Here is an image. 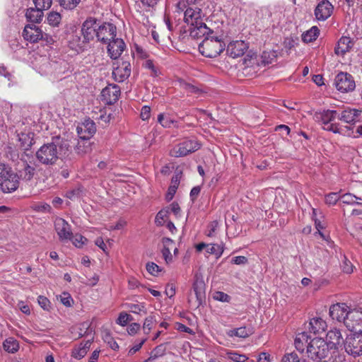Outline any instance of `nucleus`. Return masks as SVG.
Segmentation results:
<instances>
[{
    "instance_id": "nucleus-1",
    "label": "nucleus",
    "mask_w": 362,
    "mask_h": 362,
    "mask_svg": "<svg viewBox=\"0 0 362 362\" xmlns=\"http://www.w3.org/2000/svg\"><path fill=\"white\" fill-rule=\"evenodd\" d=\"M71 152L70 141L57 138L52 142L43 144L36 151L35 157L42 165H53L59 158H68Z\"/></svg>"
},
{
    "instance_id": "nucleus-2",
    "label": "nucleus",
    "mask_w": 362,
    "mask_h": 362,
    "mask_svg": "<svg viewBox=\"0 0 362 362\" xmlns=\"http://www.w3.org/2000/svg\"><path fill=\"white\" fill-rule=\"evenodd\" d=\"M226 47L221 36L214 34L206 37L199 45V50L206 57L214 58L219 55Z\"/></svg>"
},
{
    "instance_id": "nucleus-3",
    "label": "nucleus",
    "mask_w": 362,
    "mask_h": 362,
    "mask_svg": "<svg viewBox=\"0 0 362 362\" xmlns=\"http://www.w3.org/2000/svg\"><path fill=\"white\" fill-rule=\"evenodd\" d=\"M338 112L337 110H324L316 111L313 114V119L322 124L323 129L332 132L334 134H343V129L339 124L332 122L337 118Z\"/></svg>"
},
{
    "instance_id": "nucleus-4",
    "label": "nucleus",
    "mask_w": 362,
    "mask_h": 362,
    "mask_svg": "<svg viewBox=\"0 0 362 362\" xmlns=\"http://www.w3.org/2000/svg\"><path fill=\"white\" fill-rule=\"evenodd\" d=\"M19 186L18 175L8 165L0 162V187L3 192L11 193Z\"/></svg>"
},
{
    "instance_id": "nucleus-5",
    "label": "nucleus",
    "mask_w": 362,
    "mask_h": 362,
    "mask_svg": "<svg viewBox=\"0 0 362 362\" xmlns=\"http://www.w3.org/2000/svg\"><path fill=\"white\" fill-rule=\"evenodd\" d=\"M306 347L308 356L313 360L324 358L331 351L327 341L322 338L317 337L311 339Z\"/></svg>"
},
{
    "instance_id": "nucleus-6",
    "label": "nucleus",
    "mask_w": 362,
    "mask_h": 362,
    "mask_svg": "<svg viewBox=\"0 0 362 362\" xmlns=\"http://www.w3.org/2000/svg\"><path fill=\"white\" fill-rule=\"evenodd\" d=\"M327 343L329 345V349L332 351V362H341L344 360V355H339L337 351L338 346L343 341L342 335L341 332L337 329L329 330L327 334Z\"/></svg>"
},
{
    "instance_id": "nucleus-7",
    "label": "nucleus",
    "mask_w": 362,
    "mask_h": 362,
    "mask_svg": "<svg viewBox=\"0 0 362 362\" xmlns=\"http://www.w3.org/2000/svg\"><path fill=\"white\" fill-rule=\"evenodd\" d=\"M346 352L354 356H362V332L350 334L344 342Z\"/></svg>"
},
{
    "instance_id": "nucleus-8",
    "label": "nucleus",
    "mask_w": 362,
    "mask_h": 362,
    "mask_svg": "<svg viewBox=\"0 0 362 362\" xmlns=\"http://www.w3.org/2000/svg\"><path fill=\"white\" fill-rule=\"evenodd\" d=\"M200 144L194 139H186L173 147L170 155L174 157H183L197 151Z\"/></svg>"
},
{
    "instance_id": "nucleus-9",
    "label": "nucleus",
    "mask_w": 362,
    "mask_h": 362,
    "mask_svg": "<svg viewBox=\"0 0 362 362\" xmlns=\"http://www.w3.org/2000/svg\"><path fill=\"white\" fill-rule=\"evenodd\" d=\"M344 325L351 332H362V308L350 310Z\"/></svg>"
},
{
    "instance_id": "nucleus-10",
    "label": "nucleus",
    "mask_w": 362,
    "mask_h": 362,
    "mask_svg": "<svg viewBox=\"0 0 362 362\" xmlns=\"http://www.w3.org/2000/svg\"><path fill=\"white\" fill-rule=\"evenodd\" d=\"M197 1L189 3L187 8L185 11L184 21L190 26L197 25L202 21V9L197 6Z\"/></svg>"
},
{
    "instance_id": "nucleus-11",
    "label": "nucleus",
    "mask_w": 362,
    "mask_h": 362,
    "mask_svg": "<svg viewBox=\"0 0 362 362\" xmlns=\"http://www.w3.org/2000/svg\"><path fill=\"white\" fill-rule=\"evenodd\" d=\"M98 20L95 18H88L82 24L81 33L83 40L86 42L93 40L97 35V29L99 27Z\"/></svg>"
},
{
    "instance_id": "nucleus-12",
    "label": "nucleus",
    "mask_w": 362,
    "mask_h": 362,
    "mask_svg": "<svg viewBox=\"0 0 362 362\" xmlns=\"http://www.w3.org/2000/svg\"><path fill=\"white\" fill-rule=\"evenodd\" d=\"M334 86L339 91L349 92L354 89L355 82L351 75L340 72L335 77Z\"/></svg>"
},
{
    "instance_id": "nucleus-13",
    "label": "nucleus",
    "mask_w": 362,
    "mask_h": 362,
    "mask_svg": "<svg viewBox=\"0 0 362 362\" xmlns=\"http://www.w3.org/2000/svg\"><path fill=\"white\" fill-rule=\"evenodd\" d=\"M96 33L98 41L108 43L116 36V27L112 23H103L99 25Z\"/></svg>"
},
{
    "instance_id": "nucleus-14",
    "label": "nucleus",
    "mask_w": 362,
    "mask_h": 362,
    "mask_svg": "<svg viewBox=\"0 0 362 362\" xmlns=\"http://www.w3.org/2000/svg\"><path fill=\"white\" fill-rule=\"evenodd\" d=\"M131 74V64L128 61L122 59L117 62V66L112 71V76L117 82H122L127 79Z\"/></svg>"
},
{
    "instance_id": "nucleus-15",
    "label": "nucleus",
    "mask_w": 362,
    "mask_h": 362,
    "mask_svg": "<svg viewBox=\"0 0 362 362\" xmlns=\"http://www.w3.org/2000/svg\"><path fill=\"white\" fill-rule=\"evenodd\" d=\"M54 228L60 240H71L73 233L71 226L62 218H57L54 221Z\"/></svg>"
},
{
    "instance_id": "nucleus-16",
    "label": "nucleus",
    "mask_w": 362,
    "mask_h": 362,
    "mask_svg": "<svg viewBox=\"0 0 362 362\" xmlns=\"http://www.w3.org/2000/svg\"><path fill=\"white\" fill-rule=\"evenodd\" d=\"M214 34H218L217 31L208 28L203 21L191 26L189 28V35L193 38H205L206 37H211Z\"/></svg>"
},
{
    "instance_id": "nucleus-17",
    "label": "nucleus",
    "mask_w": 362,
    "mask_h": 362,
    "mask_svg": "<svg viewBox=\"0 0 362 362\" xmlns=\"http://www.w3.org/2000/svg\"><path fill=\"white\" fill-rule=\"evenodd\" d=\"M334 6L328 0L321 1L315 9V16L318 21L327 20L332 13Z\"/></svg>"
},
{
    "instance_id": "nucleus-18",
    "label": "nucleus",
    "mask_w": 362,
    "mask_h": 362,
    "mask_svg": "<svg viewBox=\"0 0 362 362\" xmlns=\"http://www.w3.org/2000/svg\"><path fill=\"white\" fill-rule=\"evenodd\" d=\"M119 94V87L115 84H110L103 89L101 98L107 104L112 105L117 101Z\"/></svg>"
},
{
    "instance_id": "nucleus-19",
    "label": "nucleus",
    "mask_w": 362,
    "mask_h": 362,
    "mask_svg": "<svg viewBox=\"0 0 362 362\" xmlns=\"http://www.w3.org/2000/svg\"><path fill=\"white\" fill-rule=\"evenodd\" d=\"M248 49V45L243 40H235L230 42L227 47V54L233 57H242Z\"/></svg>"
},
{
    "instance_id": "nucleus-20",
    "label": "nucleus",
    "mask_w": 362,
    "mask_h": 362,
    "mask_svg": "<svg viewBox=\"0 0 362 362\" xmlns=\"http://www.w3.org/2000/svg\"><path fill=\"white\" fill-rule=\"evenodd\" d=\"M79 138L90 139L96 132L95 122L90 119H86L76 128Z\"/></svg>"
},
{
    "instance_id": "nucleus-21",
    "label": "nucleus",
    "mask_w": 362,
    "mask_h": 362,
    "mask_svg": "<svg viewBox=\"0 0 362 362\" xmlns=\"http://www.w3.org/2000/svg\"><path fill=\"white\" fill-rule=\"evenodd\" d=\"M349 308L345 303H337L329 308V315L333 320L345 322L349 313Z\"/></svg>"
},
{
    "instance_id": "nucleus-22",
    "label": "nucleus",
    "mask_w": 362,
    "mask_h": 362,
    "mask_svg": "<svg viewBox=\"0 0 362 362\" xmlns=\"http://www.w3.org/2000/svg\"><path fill=\"white\" fill-rule=\"evenodd\" d=\"M42 30L35 25H25L23 36L24 39L30 42L35 43L41 40L42 37Z\"/></svg>"
},
{
    "instance_id": "nucleus-23",
    "label": "nucleus",
    "mask_w": 362,
    "mask_h": 362,
    "mask_svg": "<svg viewBox=\"0 0 362 362\" xmlns=\"http://www.w3.org/2000/svg\"><path fill=\"white\" fill-rule=\"evenodd\" d=\"M126 45L121 38H113L108 42L107 52L112 59H117L124 50Z\"/></svg>"
},
{
    "instance_id": "nucleus-24",
    "label": "nucleus",
    "mask_w": 362,
    "mask_h": 362,
    "mask_svg": "<svg viewBox=\"0 0 362 362\" xmlns=\"http://www.w3.org/2000/svg\"><path fill=\"white\" fill-rule=\"evenodd\" d=\"M327 327V322L321 317H313L310 320L308 325H305V329L314 334L322 333Z\"/></svg>"
},
{
    "instance_id": "nucleus-25",
    "label": "nucleus",
    "mask_w": 362,
    "mask_h": 362,
    "mask_svg": "<svg viewBox=\"0 0 362 362\" xmlns=\"http://www.w3.org/2000/svg\"><path fill=\"white\" fill-rule=\"evenodd\" d=\"M361 112L362 111L361 110L349 107L341 112H338V116H337V117L339 120L348 124L355 123L357 121L358 117L361 115Z\"/></svg>"
},
{
    "instance_id": "nucleus-26",
    "label": "nucleus",
    "mask_w": 362,
    "mask_h": 362,
    "mask_svg": "<svg viewBox=\"0 0 362 362\" xmlns=\"http://www.w3.org/2000/svg\"><path fill=\"white\" fill-rule=\"evenodd\" d=\"M354 45L353 40L346 36L341 37L334 48V52L337 55H344L349 52Z\"/></svg>"
},
{
    "instance_id": "nucleus-27",
    "label": "nucleus",
    "mask_w": 362,
    "mask_h": 362,
    "mask_svg": "<svg viewBox=\"0 0 362 362\" xmlns=\"http://www.w3.org/2000/svg\"><path fill=\"white\" fill-rule=\"evenodd\" d=\"M199 305L205 299V284L202 278L196 276L192 286Z\"/></svg>"
},
{
    "instance_id": "nucleus-28",
    "label": "nucleus",
    "mask_w": 362,
    "mask_h": 362,
    "mask_svg": "<svg viewBox=\"0 0 362 362\" xmlns=\"http://www.w3.org/2000/svg\"><path fill=\"white\" fill-rule=\"evenodd\" d=\"M74 151L78 156H83L92 151V144L90 139L86 138H79L77 144L74 146Z\"/></svg>"
},
{
    "instance_id": "nucleus-29",
    "label": "nucleus",
    "mask_w": 362,
    "mask_h": 362,
    "mask_svg": "<svg viewBox=\"0 0 362 362\" xmlns=\"http://www.w3.org/2000/svg\"><path fill=\"white\" fill-rule=\"evenodd\" d=\"M28 156L29 154L26 152H23L20 155L19 151L15 147L8 146L6 151V158L13 163H18L19 160L24 161L25 157Z\"/></svg>"
},
{
    "instance_id": "nucleus-30",
    "label": "nucleus",
    "mask_w": 362,
    "mask_h": 362,
    "mask_svg": "<svg viewBox=\"0 0 362 362\" xmlns=\"http://www.w3.org/2000/svg\"><path fill=\"white\" fill-rule=\"evenodd\" d=\"M44 16V11L35 8H29L27 9L25 13V17L27 20L32 23H40Z\"/></svg>"
},
{
    "instance_id": "nucleus-31",
    "label": "nucleus",
    "mask_w": 362,
    "mask_h": 362,
    "mask_svg": "<svg viewBox=\"0 0 362 362\" xmlns=\"http://www.w3.org/2000/svg\"><path fill=\"white\" fill-rule=\"evenodd\" d=\"M252 334V329L247 327H240L230 329L227 332V335L230 337L246 338Z\"/></svg>"
},
{
    "instance_id": "nucleus-32",
    "label": "nucleus",
    "mask_w": 362,
    "mask_h": 362,
    "mask_svg": "<svg viewBox=\"0 0 362 362\" xmlns=\"http://www.w3.org/2000/svg\"><path fill=\"white\" fill-rule=\"evenodd\" d=\"M23 162V168L19 170L18 177L27 181L30 180L35 175V169L34 167L28 164L26 159Z\"/></svg>"
},
{
    "instance_id": "nucleus-33",
    "label": "nucleus",
    "mask_w": 362,
    "mask_h": 362,
    "mask_svg": "<svg viewBox=\"0 0 362 362\" xmlns=\"http://www.w3.org/2000/svg\"><path fill=\"white\" fill-rule=\"evenodd\" d=\"M310 338V336H308V332L305 331L298 334L294 341L296 349L300 352H303L305 350V343L308 344V339Z\"/></svg>"
},
{
    "instance_id": "nucleus-34",
    "label": "nucleus",
    "mask_w": 362,
    "mask_h": 362,
    "mask_svg": "<svg viewBox=\"0 0 362 362\" xmlns=\"http://www.w3.org/2000/svg\"><path fill=\"white\" fill-rule=\"evenodd\" d=\"M3 348L6 352L14 354L19 349V343L15 338L8 337L4 340Z\"/></svg>"
},
{
    "instance_id": "nucleus-35",
    "label": "nucleus",
    "mask_w": 362,
    "mask_h": 362,
    "mask_svg": "<svg viewBox=\"0 0 362 362\" xmlns=\"http://www.w3.org/2000/svg\"><path fill=\"white\" fill-rule=\"evenodd\" d=\"M18 142L23 152H26L33 144V137L29 134L21 133L18 134Z\"/></svg>"
},
{
    "instance_id": "nucleus-36",
    "label": "nucleus",
    "mask_w": 362,
    "mask_h": 362,
    "mask_svg": "<svg viewBox=\"0 0 362 362\" xmlns=\"http://www.w3.org/2000/svg\"><path fill=\"white\" fill-rule=\"evenodd\" d=\"M158 122L164 128H170L177 122L173 119L168 113H160L158 115Z\"/></svg>"
},
{
    "instance_id": "nucleus-37",
    "label": "nucleus",
    "mask_w": 362,
    "mask_h": 362,
    "mask_svg": "<svg viewBox=\"0 0 362 362\" xmlns=\"http://www.w3.org/2000/svg\"><path fill=\"white\" fill-rule=\"evenodd\" d=\"M340 200H341V202L344 204L349 205H362V198L358 197L351 193H346L343 194L342 196L340 197Z\"/></svg>"
},
{
    "instance_id": "nucleus-38",
    "label": "nucleus",
    "mask_w": 362,
    "mask_h": 362,
    "mask_svg": "<svg viewBox=\"0 0 362 362\" xmlns=\"http://www.w3.org/2000/svg\"><path fill=\"white\" fill-rule=\"evenodd\" d=\"M320 33V30L317 26H313L309 30L303 33L302 40L305 42H311L316 40Z\"/></svg>"
},
{
    "instance_id": "nucleus-39",
    "label": "nucleus",
    "mask_w": 362,
    "mask_h": 362,
    "mask_svg": "<svg viewBox=\"0 0 362 362\" xmlns=\"http://www.w3.org/2000/svg\"><path fill=\"white\" fill-rule=\"evenodd\" d=\"M144 67L151 71V76L153 77L158 76L160 74V68L158 65L155 64L154 62L151 60H146L144 64Z\"/></svg>"
},
{
    "instance_id": "nucleus-40",
    "label": "nucleus",
    "mask_w": 362,
    "mask_h": 362,
    "mask_svg": "<svg viewBox=\"0 0 362 362\" xmlns=\"http://www.w3.org/2000/svg\"><path fill=\"white\" fill-rule=\"evenodd\" d=\"M206 251L208 253L214 255L216 256V258H218L221 256L223 252V248L218 244H209L207 245Z\"/></svg>"
},
{
    "instance_id": "nucleus-41",
    "label": "nucleus",
    "mask_w": 362,
    "mask_h": 362,
    "mask_svg": "<svg viewBox=\"0 0 362 362\" xmlns=\"http://www.w3.org/2000/svg\"><path fill=\"white\" fill-rule=\"evenodd\" d=\"M81 2V0H59L60 6L66 10L74 9Z\"/></svg>"
},
{
    "instance_id": "nucleus-42",
    "label": "nucleus",
    "mask_w": 362,
    "mask_h": 362,
    "mask_svg": "<svg viewBox=\"0 0 362 362\" xmlns=\"http://www.w3.org/2000/svg\"><path fill=\"white\" fill-rule=\"evenodd\" d=\"M133 320V317L129 314L122 312L119 315V317L117 320V323L122 327H124L127 325L129 322H131Z\"/></svg>"
},
{
    "instance_id": "nucleus-43",
    "label": "nucleus",
    "mask_w": 362,
    "mask_h": 362,
    "mask_svg": "<svg viewBox=\"0 0 362 362\" xmlns=\"http://www.w3.org/2000/svg\"><path fill=\"white\" fill-rule=\"evenodd\" d=\"M61 19V15L57 12H51L47 16L48 23L52 26H57L59 24Z\"/></svg>"
},
{
    "instance_id": "nucleus-44",
    "label": "nucleus",
    "mask_w": 362,
    "mask_h": 362,
    "mask_svg": "<svg viewBox=\"0 0 362 362\" xmlns=\"http://www.w3.org/2000/svg\"><path fill=\"white\" fill-rule=\"evenodd\" d=\"M156 322L155 317L150 315L145 319L144 322L143 329L146 334H148L152 329L153 325Z\"/></svg>"
},
{
    "instance_id": "nucleus-45",
    "label": "nucleus",
    "mask_w": 362,
    "mask_h": 362,
    "mask_svg": "<svg viewBox=\"0 0 362 362\" xmlns=\"http://www.w3.org/2000/svg\"><path fill=\"white\" fill-rule=\"evenodd\" d=\"M228 358L234 362H245L248 357L244 354H240L237 352H228Z\"/></svg>"
},
{
    "instance_id": "nucleus-46",
    "label": "nucleus",
    "mask_w": 362,
    "mask_h": 362,
    "mask_svg": "<svg viewBox=\"0 0 362 362\" xmlns=\"http://www.w3.org/2000/svg\"><path fill=\"white\" fill-rule=\"evenodd\" d=\"M35 6L42 11L49 9L52 4V0H33Z\"/></svg>"
},
{
    "instance_id": "nucleus-47",
    "label": "nucleus",
    "mask_w": 362,
    "mask_h": 362,
    "mask_svg": "<svg viewBox=\"0 0 362 362\" xmlns=\"http://www.w3.org/2000/svg\"><path fill=\"white\" fill-rule=\"evenodd\" d=\"M339 199L340 197L338 193H329L325 197V202L329 205H334Z\"/></svg>"
},
{
    "instance_id": "nucleus-48",
    "label": "nucleus",
    "mask_w": 362,
    "mask_h": 362,
    "mask_svg": "<svg viewBox=\"0 0 362 362\" xmlns=\"http://www.w3.org/2000/svg\"><path fill=\"white\" fill-rule=\"evenodd\" d=\"M40 306L45 310H49L51 308L50 301L45 296H40L37 299Z\"/></svg>"
},
{
    "instance_id": "nucleus-49",
    "label": "nucleus",
    "mask_w": 362,
    "mask_h": 362,
    "mask_svg": "<svg viewBox=\"0 0 362 362\" xmlns=\"http://www.w3.org/2000/svg\"><path fill=\"white\" fill-rule=\"evenodd\" d=\"M146 270L151 275H156L159 272L161 271L159 266L153 262H148L146 264Z\"/></svg>"
},
{
    "instance_id": "nucleus-50",
    "label": "nucleus",
    "mask_w": 362,
    "mask_h": 362,
    "mask_svg": "<svg viewBox=\"0 0 362 362\" xmlns=\"http://www.w3.org/2000/svg\"><path fill=\"white\" fill-rule=\"evenodd\" d=\"M71 238H73L72 239L73 244L77 247H81L84 244V243L87 240V239L86 238H84L81 235H78V234H76V235L72 236Z\"/></svg>"
},
{
    "instance_id": "nucleus-51",
    "label": "nucleus",
    "mask_w": 362,
    "mask_h": 362,
    "mask_svg": "<svg viewBox=\"0 0 362 362\" xmlns=\"http://www.w3.org/2000/svg\"><path fill=\"white\" fill-rule=\"evenodd\" d=\"M127 308L133 313L139 314L144 309V305L141 304L129 303L127 305Z\"/></svg>"
},
{
    "instance_id": "nucleus-52",
    "label": "nucleus",
    "mask_w": 362,
    "mask_h": 362,
    "mask_svg": "<svg viewBox=\"0 0 362 362\" xmlns=\"http://www.w3.org/2000/svg\"><path fill=\"white\" fill-rule=\"evenodd\" d=\"M103 339H104V341L109 344L110 347L112 349L117 350V349H119V346H118L117 343L114 340V339L109 334H106L104 336Z\"/></svg>"
},
{
    "instance_id": "nucleus-53",
    "label": "nucleus",
    "mask_w": 362,
    "mask_h": 362,
    "mask_svg": "<svg viewBox=\"0 0 362 362\" xmlns=\"http://www.w3.org/2000/svg\"><path fill=\"white\" fill-rule=\"evenodd\" d=\"M281 362H300V360L296 354L291 353L285 355Z\"/></svg>"
},
{
    "instance_id": "nucleus-54",
    "label": "nucleus",
    "mask_w": 362,
    "mask_h": 362,
    "mask_svg": "<svg viewBox=\"0 0 362 362\" xmlns=\"http://www.w3.org/2000/svg\"><path fill=\"white\" fill-rule=\"evenodd\" d=\"M341 267L343 272L346 274H351V272H353V265L351 262L346 258H344Z\"/></svg>"
},
{
    "instance_id": "nucleus-55",
    "label": "nucleus",
    "mask_w": 362,
    "mask_h": 362,
    "mask_svg": "<svg viewBox=\"0 0 362 362\" xmlns=\"http://www.w3.org/2000/svg\"><path fill=\"white\" fill-rule=\"evenodd\" d=\"M189 5V2L187 0H180L176 4V11L184 12L187 8Z\"/></svg>"
},
{
    "instance_id": "nucleus-56",
    "label": "nucleus",
    "mask_w": 362,
    "mask_h": 362,
    "mask_svg": "<svg viewBox=\"0 0 362 362\" xmlns=\"http://www.w3.org/2000/svg\"><path fill=\"white\" fill-rule=\"evenodd\" d=\"M214 298L221 302H228L230 298L228 294L221 291L215 293Z\"/></svg>"
},
{
    "instance_id": "nucleus-57",
    "label": "nucleus",
    "mask_w": 362,
    "mask_h": 362,
    "mask_svg": "<svg viewBox=\"0 0 362 362\" xmlns=\"http://www.w3.org/2000/svg\"><path fill=\"white\" fill-rule=\"evenodd\" d=\"M86 349L79 347L77 349H74L72 352V356L77 359H81L84 357L86 354Z\"/></svg>"
},
{
    "instance_id": "nucleus-58",
    "label": "nucleus",
    "mask_w": 362,
    "mask_h": 362,
    "mask_svg": "<svg viewBox=\"0 0 362 362\" xmlns=\"http://www.w3.org/2000/svg\"><path fill=\"white\" fill-rule=\"evenodd\" d=\"M140 115L143 120L148 119L151 116V107L146 105L142 107Z\"/></svg>"
},
{
    "instance_id": "nucleus-59",
    "label": "nucleus",
    "mask_w": 362,
    "mask_h": 362,
    "mask_svg": "<svg viewBox=\"0 0 362 362\" xmlns=\"http://www.w3.org/2000/svg\"><path fill=\"white\" fill-rule=\"evenodd\" d=\"M180 86L183 89L189 93H196L198 91V88L197 87L185 81L180 82Z\"/></svg>"
},
{
    "instance_id": "nucleus-60",
    "label": "nucleus",
    "mask_w": 362,
    "mask_h": 362,
    "mask_svg": "<svg viewBox=\"0 0 362 362\" xmlns=\"http://www.w3.org/2000/svg\"><path fill=\"white\" fill-rule=\"evenodd\" d=\"M168 211L165 210L160 211L156 216V223L158 226H161L163 224V221L164 220L165 217L167 216Z\"/></svg>"
},
{
    "instance_id": "nucleus-61",
    "label": "nucleus",
    "mask_w": 362,
    "mask_h": 362,
    "mask_svg": "<svg viewBox=\"0 0 362 362\" xmlns=\"http://www.w3.org/2000/svg\"><path fill=\"white\" fill-rule=\"evenodd\" d=\"M276 54L275 52H272L271 53H267L264 52L262 54V58L265 63H272L274 58H276Z\"/></svg>"
},
{
    "instance_id": "nucleus-62",
    "label": "nucleus",
    "mask_w": 362,
    "mask_h": 362,
    "mask_svg": "<svg viewBox=\"0 0 362 362\" xmlns=\"http://www.w3.org/2000/svg\"><path fill=\"white\" fill-rule=\"evenodd\" d=\"M147 340L146 338L143 339L139 344L134 345L133 347H132L129 350V355L132 356L136 354L139 349L141 348L142 345L145 343V341Z\"/></svg>"
},
{
    "instance_id": "nucleus-63",
    "label": "nucleus",
    "mask_w": 362,
    "mask_h": 362,
    "mask_svg": "<svg viewBox=\"0 0 362 362\" xmlns=\"http://www.w3.org/2000/svg\"><path fill=\"white\" fill-rule=\"evenodd\" d=\"M140 329V325L139 323H132L127 328V332L130 335H134Z\"/></svg>"
},
{
    "instance_id": "nucleus-64",
    "label": "nucleus",
    "mask_w": 362,
    "mask_h": 362,
    "mask_svg": "<svg viewBox=\"0 0 362 362\" xmlns=\"http://www.w3.org/2000/svg\"><path fill=\"white\" fill-rule=\"evenodd\" d=\"M232 263L235 264H245L247 262V259L245 256H237L232 259Z\"/></svg>"
}]
</instances>
